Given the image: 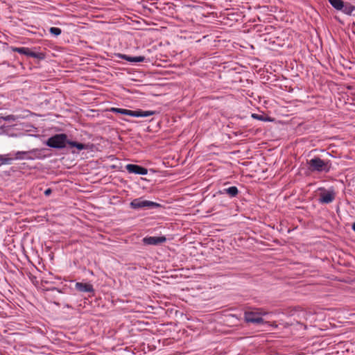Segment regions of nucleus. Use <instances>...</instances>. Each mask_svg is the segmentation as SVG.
<instances>
[{
  "mask_svg": "<svg viewBox=\"0 0 355 355\" xmlns=\"http://www.w3.org/2000/svg\"><path fill=\"white\" fill-rule=\"evenodd\" d=\"M46 146L53 149H62L68 144L71 148H76L78 150L85 149V145L76 141L67 140V135L65 134H56L48 139L45 142Z\"/></svg>",
  "mask_w": 355,
  "mask_h": 355,
  "instance_id": "nucleus-1",
  "label": "nucleus"
},
{
  "mask_svg": "<svg viewBox=\"0 0 355 355\" xmlns=\"http://www.w3.org/2000/svg\"><path fill=\"white\" fill-rule=\"evenodd\" d=\"M308 171L313 173H328L331 170V162L315 156L306 161Z\"/></svg>",
  "mask_w": 355,
  "mask_h": 355,
  "instance_id": "nucleus-2",
  "label": "nucleus"
},
{
  "mask_svg": "<svg viewBox=\"0 0 355 355\" xmlns=\"http://www.w3.org/2000/svg\"><path fill=\"white\" fill-rule=\"evenodd\" d=\"M44 149H37L34 148L31 150L28 151H18L15 153L16 156V159H28V160H33L35 159H42L44 158V155H43V152Z\"/></svg>",
  "mask_w": 355,
  "mask_h": 355,
  "instance_id": "nucleus-3",
  "label": "nucleus"
},
{
  "mask_svg": "<svg viewBox=\"0 0 355 355\" xmlns=\"http://www.w3.org/2000/svg\"><path fill=\"white\" fill-rule=\"evenodd\" d=\"M328 2L334 10L342 12L348 16H350L355 10V6L348 2H344L343 0H328Z\"/></svg>",
  "mask_w": 355,
  "mask_h": 355,
  "instance_id": "nucleus-4",
  "label": "nucleus"
},
{
  "mask_svg": "<svg viewBox=\"0 0 355 355\" xmlns=\"http://www.w3.org/2000/svg\"><path fill=\"white\" fill-rule=\"evenodd\" d=\"M130 207L132 209H155L161 207V205L157 202L144 200L141 198H135L130 202Z\"/></svg>",
  "mask_w": 355,
  "mask_h": 355,
  "instance_id": "nucleus-5",
  "label": "nucleus"
},
{
  "mask_svg": "<svg viewBox=\"0 0 355 355\" xmlns=\"http://www.w3.org/2000/svg\"><path fill=\"white\" fill-rule=\"evenodd\" d=\"M12 51H13L15 53H17L20 55H26L34 59H38L40 60L44 59V54L42 53L33 52L27 47H15L12 49Z\"/></svg>",
  "mask_w": 355,
  "mask_h": 355,
  "instance_id": "nucleus-6",
  "label": "nucleus"
},
{
  "mask_svg": "<svg viewBox=\"0 0 355 355\" xmlns=\"http://www.w3.org/2000/svg\"><path fill=\"white\" fill-rule=\"evenodd\" d=\"M265 313L255 311H245V321L248 323L261 324L263 322L261 315H264Z\"/></svg>",
  "mask_w": 355,
  "mask_h": 355,
  "instance_id": "nucleus-7",
  "label": "nucleus"
},
{
  "mask_svg": "<svg viewBox=\"0 0 355 355\" xmlns=\"http://www.w3.org/2000/svg\"><path fill=\"white\" fill-rule=\"evenodd\" d=\"M125 170H127V172L135 175H145L148 174V169L143 166L132 164L125 165Z\"/></svg>",
  "mask_w": 355,
  "mask_h": 355,
  "instance_id": "nucleus-8",
  "label": "nucleus"
},
{
  "mask_svg": "<svg viewBox=\"0 0 355 355\" xmlns=\"http://www.w3.org/2000/svg\"><path fill=\"white\" fill-rule=\"evenodd\" d=\"M166 241L164 236H146L143 238V243L146 245H158Z\"/></svg>",
  "mask_w": 355,
  "mask_h": 355,
  "instance_id": "nucleus-9",
  "label": "nucleus"
},
{
  "mask_svg": "<svg viewBox=\"0 0 355 355\" xmlns=\"http://www.w3.org/2000/svg\"><path fill=\"white\" fill-rule=\"evenodd\" d=\"M335 199V193L333 191H324L320 193V199L318 201L322 204H329Z\"/></svg>",
  "mask_w": 355,
  "mask_h": 355,
  "instance_id": "nucleus-10",
  "label": "nucleus"
},
{
  "mask_svg": "<svg viewBox=\"0 0 355 355\" xmlns=\"http://www.w3.org/2000/svg\"><path fill=\"white\" fill-rule=\"evenodd\" d=\"M76 290L83 293H94V287L89 283H76Z\"/></svg>",
  "mask_w": 355,
  "mask_h": 355,
  "instance_id": "nucleus-11",
  "label": "nucleus"
},
{
  "mask_svg": "<svg viewBox=\"0 0 355 355\" xmlns=\"http://www.w3.org/2000/svg\"><path fill=\"white\" fill-rule=\"evenodd\" d=\"M118 58L130 63L142 62L145 61L144 56H130L125 54H118Z\"/></svg>",
  "mask_w": 355,
  "mask_h": 355,
  "instance_id": "nucleus-12",
  "label": "nucleus"
},
{
  "mask_svg": "<svg viewBox=\"0 0 355 355\" xmlns=\"http://www.w3.org/2000/svg\"><path fill=\"white\" fill-rule=\"evenodd\" d=\"M15 159V156H12L11 153L6 155H0V166L1 165H10L12 164V160Z\"/></svg>",
  "mask_w": 355,
  "mask_h": 355,
  "instance_id": "nucleus-13",
  "label": "nucleus"
},
{
  "mask_svg": "<svg viewBox=\"0 0 355 355\" xmlns=\"http://www.w3.org/2000/svg\"><path fill=\"white\" fill-rule=\"evenodd\" d=\"M219 193L221 194H227L230 196V198H234L239 193V191L235 186H232L228 188L223 189L222 191H219Z\"/></svg>",
  "mask_w": 355,
  "mask_h": 355,
  "instance_id": "nucleus-14",
  "label": "nucleus"
},
{
  "mask_svg": "<svg viewBox=\"0 0 355 355\" xmlns=\"http://www.w3.org/2000/svg\"><path fill=\"white\" fill-rule=\"evenodd\" d=\"M155 114L154 111H142V110H135L132 114L130 115L132 117H148Z\"/></svg>",
  "mask_w": 355,
  "mask_h": 355,
  "instance_id": "nucleus-15",
  "label": "nucleus"
},
{
  "mask_svg": "<svg viewBox=\"0 0 355 355\" xmlns=\"http://www.w3.org/2000/svg\"><path fill=\"white\" fill-rule=\"evenodd\" d=\"M111 112L114 114H121L123 115H128L130 116L133 112H135V110H126V109H122L119 107H112L111 110H110Z\"/></svg>",
  "mask_w": 355,
  "mask_h": 355,
  "instance_id": "nucleus-16",
  "label": "nucleus"
},
{
  "mask_svg": "<svg viewBox=\"0 0 355 355\" xmlns=\"http://www.w3.org/2000/svg\"><path fill=\"white\" fill-rule=\"evenodd\" d=\"M49 33L54 36H58L62 33V31L60 28L51 27V28H49Z\"/></svg>",
  "mask_w": 355,
  "mask_h": 355,
  "instance_id": "nucleus-17",
  "label": "nucleus"
},
{
  "mask_svg": "<svg viewBox=\"0 0 355 355\" xmlns=\"http://www.w3.org/2000/svg\"><path fill=\"white\" fill-rule=\"evenodd\" d=\"M251 117L254 119H257L260 121H268L269 119L265 118V116L257 114H251Z\"/></svg>",
  "mask_w": 355,
  "mask_h": 355,
  "instance_id": "nucleus-18",
  "label": "nucleus"
},
{
  "mask_svg": "<svg viewBox=\"0 0 355 355\" xmlns=\"http://www.w3.org/2000/svg\"><path fill=\"white\" fill-rule=\"evenodd\" d=\"M50 194H51V189L50 188L46 189V190L44 191V195H45V196H49Z\"/></svg>",
  "mask_w": 355,
  "mask_h": 355,
  "instance_id": "nucleus-19",
  "label": "nucleus"
},
{
  "mask_svg": "<svg viewBox=\"0 0 355 355\" xmlns=\"http://www.w3.org/2000/svg\"><path fill=\"white\" fill-rule=\"evenodd\" d=\"M6 120L8 121H14V116L12 115H10L7 117H6Z\"/></svg>",
  "mask_w": 355,
  "mask_h": 355,
  "instance_id": "nucleus-20",
  "label": "nucleus"
},
{
  "mask_svg": "<svg viewBox=\"0 0 355 355\" xmlns=\"http://www.w3.org/2000/svg\"><path fill=\"white\" fill-rule=\"evenodd\" d=\"M51 291H56L57 292H58V293H62V291H60V290H59V289H58V288H51Z\"/></svg>",
  "mask_w": 355,
  "mask_h": 355,
  "instance_id": "nucleus-21",
  "label": "nucleus"
},
{
  "mask_svg": "<svg viewBox=\"0 0 355 355\" xmlns=\"http://www.w3.org/2000/svg\"><path fill=\"white\" fill-rule=\"evenodd\" d=\"M352 230H353V231L355 232V222L353 223V225H352Z\"/></svg>",
  "mask_w": 355,
  "mask_h": 355,
  "instance_id": "nucleus-22",
  "label": "nucleus"
}]
</instances>
